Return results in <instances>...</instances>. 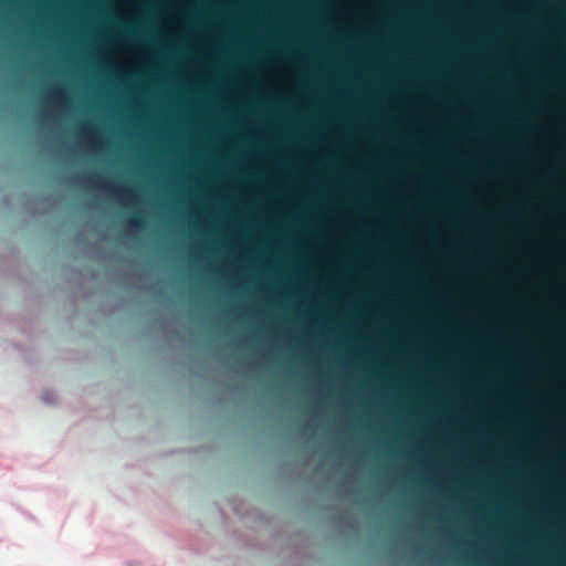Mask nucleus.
I'll return each mask as SVG.
<instances>
[{
	"mask_svg": "<svg viewBox=\"0 0 566 566\" xmlns=\"http://www.w3.org/2000/svg\"><path fill=\"white\" fill-rule=\"evenodd\" d=\"M145 221V216L142 212H134L127 219L128 224L134 228H142Z\"/></svg>",
	"mask_w": 566,
	"mask_h": 566,
	"instance_id": "f257e3e1",
	"label": "nucleus"
},
{
	"mask_svg": "<svg viewBox=\"0 0 566 566\" xmlns=\"http://www.w3.org/2000/svg\"><path fill=\"white\" fill-rule=\"evenodd\" d=\"M103 187L122 198H128L132 195L130 189L127 187H114L112 185H103Z\"/></svg>",
	"mask_w": 566,
	"mask_h": 566,
	"instance_id": "f03ea898",
	"label": "nucleus"
},
{
	"mask_svg": "<svg viewBox=\"0 0 566 566\" xmlns=\"http://www.w3.org/2000/svg\"><path fill=\"white\" fill-rule=\"evenodd\" d=\"M86 182L93 186H102L99 182H97V179L95 176H90L86 178Z\"/></svg>",
	"mask_w": 566,
	"mask_h": 566,
	"instance_id": "7ed1b4c3",
	"label": "nucleus"
}]
</instances>
